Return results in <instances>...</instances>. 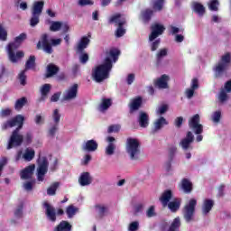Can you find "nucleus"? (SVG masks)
Returning a JSON list of instances; mask_svg holds the SVG:
<instances>
[{"mask_svg": "<svg viewBox=\"0 0 231 231\" xmlns=\"http://www.w3.org/2000/svg\"><path fill=\"white\" fill-rule=\"evenodd\" d=\"M62 42V40L60 39H49V36L47 33H43L41 36L40 41L36 44L37 50H43L45 53H48L49 55H51L53 53V48L52 46H59Z\"/></svg>", "mask_w": 231, "mask_h": 231, "instance_id": "nucleus-4", "label": "nucleus"}, {"mask_svg": "<svg viewBox=\"0 0 231 231\" xmlns=\"http://www.w3.org/2000/svg\"><path fill=\"white\" fill-rule=\"evenodd\" d=\"M79 60L81 64H86V62L89 60V55H88V53L81 54L79 57Z\"/></svg>", "mask_w": 231, "mask_h": 231, "instance_id": "nucleus-60", "label": "nucleus"}, {"mask_svg": "<svg viewBox=\"0 0 231 231\" xmlns=\"http://www.w3.org/2000/svg\"><path fill=\"white\" fill-rule=\"evenodd\" d=\"M193 9L196 14H199V15H205V6L201 3L195 2L193 4Z\"/></svg>", "mask_w": 231, "mask_h": 231, "instance_id": "nucleus-38", "label": "nucleus"}, {"mask_svg": "<svg viewBox=\"0 0 231 231\" xmlns=\"http://www.w3.org/2000/svg\"><path fill=\"white\" fill-rule=\"evenodd\" d=\"M201 122V119L199 117V114L194 115L189 120V127L191 129L195 134L197 135V142H202L203 141V135L201 134L203 133V125L199 124Z\"/></svg>", "mask_w": 231, "mask_h": 231, "instance_id": "nucleus-7", "label": "nucleus"}, {"mask_svg": "<svg viewBox=\"0 0 231 231\" xmlns=\"http://www.w3.org/2000/svg\"><path fill=\"white\" fill-rule=\"evenodd\" d=\"M25 162H32L35 158V150L27 148L23 155Z\"/></svg>", "mask_w": 231, "mask_h": 231, "instance_id": "nucleus-33", "label": "nucleus"}, {"mask_svg": "<svg viewBox=\"0 0 231 231\" xmlns=\"http://www.w3.org/2000/svg\"><path fill=\"white\" fill-rule=\"evenodd\" d=\"M77 208H75V206L73 205H69L67 209H66V212H67V215L69 217H72L75 216V214H77Z\"/></svg>", "mask_w": 231, "mask_h": 231, "instance_id": "nucleus-48", "label": "nucleus"}, {"mask_svg": "<svg viewBox=\"0 0 231 231\" xmlns=\"http://www.w3.org/2000/svg\"><path fill=\"white\" fill-rule=\"evenodd\" d=\"M26 104H28V98L23 97L15 101L14 109L16 111H21L22 108L26 106Z\"/></svg>", "mask_w": 231, "mask_h": 231, "instance_id": "nucleus-34", "label": "nucleus"}, {"mask_svg": "<svg viewBox=\"0 0 231 231\" xmlns=\"http://www.w3.org/2000/svg\"><path fill=\"white\" fill-rule=\"evenodd\" d=\"M51 91V85L50 84H44L41 88V93H42V98H46L48 97V94Z\"/></svg>", "mask_w": 231, "mask_h": 231, "instance_id": "nucleus-44", "label": "nucleus"}, {"mask_svg": "<svg viewBox=\"0 0 231 231\" xmlns=\"http://www.w3.org/2000/svg\"><path fill=\"white\" fill-rule=\"evenodd\" d=\"M126 152L129 154L130 160H140V141L136 138L129 137L126 140Z\"/></svg>", "mask_w": 231, "mask_h": 231, "instance_id": "nucleus-5", "label": "nucleus"}, {"mask_svg": "<svg viewBox=\"0 0 231 231\" xmlns=\"http://www.w3.org/2000/svg\"><path fill=\"white\" fill-rule=\"evenodd\" d=\"M54 231H71V224L69 222L62 220Z\"/></svg>", "mask_w": 231, "mask_h": 231, "instance_id": "nucleus-31", "label": "nucleus"}, {"mask_svg": "<svg viewBox=\"0 0 231 231\" xmlns=\"http://www.w3.org/2000/svg\"><path fill=\"white\" fill-rule=\"evenodd\" d=\"M176 151H178V148H176V146H172L169 149L171 162H172V160L174 159V154H176Z\"/></svg>", "mask_w": 231, "mask_h": 231, "instance_id": "nucleus-59", "label": "nucleus"}, {"mask_svg": "<svg viewBox=\"0 0 231 231\" xmlns=\"http://www.w3.org/2000/svg\"><path fill=\"white\" fill-rule=\"evenodd\" d=\"M214 208V200L207 199L204 200L202 205V214L203 216H207V214L210 213V210Z\"/></svg>", "mask_w": 231, "mask_h": 231, "instance_id": "nucleus-24", "label": "nucleus"}, {"mask_svg": "<svg viewBox=\"0 0 231 231\" xmlns=\"http://www.w3.org/2000/svg\"><path fill=\"white\" fill-rule=\"evenodd\" d=\"M113 101L111 98H103L99 105V111H107L111 107Z\"/></svg>", "mask_w": 231, "mask_h": 231, "instance_id": "nucleus-36", "label": "nucleus"}, {"mask_svg": "<svg viewBox=\"0 0 231 231\" xmlns=\"http://www.w3.org/2000/svg\"><path fill=\"white\" fill-rule=\"evenodd\" d=\"M118 57H120V50L116 48L110 49L109 51L106 52V57L103 64L97 66L92 70L93 79L100 83L109 79V73H111V69H113V62H116Z\"/></svg>", "mask_w": 231, "mask_h": 231, "instance_id": "nucleus-1", "label": "nucleus"}, {"mask_svg": "<svg viewBox=\"0 0 231 231\" xmlns=\"http://www.w3.org/2000/svg\"><path fill=\"white\" fill-rule=\"evenodd\" d=\"M162 57H167V49H162L157 53V60H162Z\"/></svg>", "mask_w": 231, "mask_h": 231, "instance_id": "nucleus-56", "label": "nucleus"}, {"mask_svg": "<svg viewBox=\"0 0 231 231\" xmlns=\"http://www.w3.org/2000/svg\"><path fill=\"white\" fill-rule=\"evenodd\" d=\"M138 123L140 127H149V115L145 112L139 113Z\"/></svg>", "mask_w": 231, "mask_h": 231, "instance_id": "nucleus-23", "label": "nucleus"}, {"mask_svg": "<svg viewBox=\"0 0 231 231\" xmlns=\"http://www.w3.org/2000/svg\"><path fill=\"white\" fill-rule=\"evenodd\" d=\"M196 205H198V200H196L195 199H189V203L184 206L182 209V215L186 223H190V221L194 220Z\"/></svg>", "mask_w": 231, "mask_h": 231, "instance_id": "nucleus-9", "label": "nucleus"}, {"mask_svg": "<svg viewBox=\"0 0 231 231\" xmlns=\"http://www.w3.org/2000/svg\"><path fill=\"white\" fill-rule=\"evenodd\" d=\"M23 189H25V190H33V181H27L23 184Z\"/></svg>", "mask_w": 231, "mask_h": 231, "instance_id": "nucleus-61", "label": "nucleus"}, {"mask_svg": "<svg viewBox=\"0 0 231 231\" xmlns=\"http://www.w3.org/2000/svg\"><path fill=\"white\" fill-rule=\"evenodd\" d=\"M92 181L93 178H91V175L88 171L82 172L79 179V183L81 187H88V185H91Z\"/></svg>", "mask_w": 231, "mask_h": 231, "instance_id": "nucleus-18", "label": "nucleus"}, {"mask_svg": "<svg viewBox=\"0 0 231 231\" xmlns=\"http://www.w3.org/2000/svg\"><path fill=\"white\" fill-rule=\"evenodd\" d=\"M147 217H154L156 216V211L154 210V206H151L146 211Z\"/></svg>", "mask_w": 231, "mask_h": 231, "instance_id": "nucleus-55", "label": "nucleus"}, {"mask_svg": "<svg viewBox=\"0 0 231 231\" xmlns=\"http://www.w3.org/2000/svg\"><path fill=\"white\" fill-rule=\"evenodd\" d=\"M26 39H28L26 32H22L19 36L14 38V42H10L7 45V55L11 62L15 63L17 60L24 57V52L23 51H19L15 54V50H17V48L26 41Z\"/></svg>", "mask_w": 231, "mask_h": 231, "instance_id": "nucleus-3", "label": "nucleus"}, {"mask_svg": "<svg viewBox=\"0 0 231 231\" xmlns=\"http://www.w3.org/2000/svg\"><path fill=\"white\" fill-rule=\"evenodd\" d=\"M138 226H139L138 222L134 221L129 225L128 229H129V231H136V230H138Z\"/></svg>", "mask_w": 231, "mask_h": 231, "instance_id": "nucleus-64", "label": "nucleus"}, {"mask_svg": "<svg viewBox=\"0 0 231 231\" xmlns=\"http://www.w3.org/2000/svg\"><path fill=\"white\" fill-rule=\"evenodd\" d=\"M163 5H165V0H155L152 5L154 12H162L163 10Z\"/></svg>", "mask_w": 231, "mask_h": 231, "instance_id": "nucleus-41", "label": "nucleus"}, {"mask_svg": "<svg viewBox=\"0 0 231 231\" xmlns=\"http://www.w3.org/2000/svg\"><path fill=\"white\" fill-rule=\"evenodd\" d=\"M60 184L59 182L52 183L48 189H47V194L48 196H55L57 194V189H59V186Z\"/></svg>", "mask_w": 231, "mask_h": 231, "instance_id": "nucleus-40", "label": "nucleus"}, {"mask_svg": "<svg viewBox=\"0 0 231 231\" xmlns=\"http://www.w3.org/2000/svg\"><path fill=\"white\" fill-rule=\"evenodd\" d=\"M23 204H20L14 211V217H17L18 219H21V217H23Z\"/></svg>", "mask_w": 231, "mask_h": 231, "instance_id": "nucleus-52", "label": "nucleus"}, {"mask_svg": "<svg viewBox=\"0 0 231 231\" xmlns=\"http://www.w3.org/2000/svg\"><path fill=\"white\" fill-rule=\"evenodd\" d=\"M169 125V122H167V119H165V117H163V116H161L154 123V129H155V131H160V129H162V127H163L164 125Z\"/></svg>", "mask_w": 231, "mask_h": 231, "instance_id": "nucleus-37", "label": "nucleus"}, {"mask_svg": "<svg viewBox=\"0 0 231 231\" xmlns=\"http://www.w3.org/2000/svg\"><path fill=\"white\" fill-rule=\"evenodd\" d=\"M52 119L54 125L48 130V136L55 138V134L59 131V124L60 122V113H59V109H55L53 111Z\"/></svg>", "mask_w": 231, "mask_h": 231, "instance_id": "nucleus-11", "label": "nucleus"}, {"mask_svg": "<svg viewBox=\"0 0 231 231\" xmlns=\"http://www.w3.org/2000/svg\"><path fill=\"white\" fill-rule=\"evenodd\" d=\"M95 208H97V216L100 218L105 217V216L107 214V212H109V209L107 208V207H106L104 205L97 204L95 206Z\"/></svg>", "mask_w": 231, "mask_h": 231, "instance_id": "nucleus-35", "label": "nucleus"}, {"mask_svg": "<svg viewBox=\"0 0 231 231\" xmlns=\"http://www.w3.org/2000/svg\"><path fill=\"white\" fill-rule=\"evenodd\" d=\"M50 162H48V158L42 157L38 160V169H37V180L38 181H44V176L48 172V167Z\"/></svg>", "mask_w": 231, "mask_h": 231, "instance_id": "nucleus-10", "label": "nucleus"}, {"mask_svg": "<svg viewBox=\"0 0 231 231\" xmlns=\"http://www.w3.org/2000/svg\"><path fill=\"white\" fill-rule=\"evenodd\" d=\"M180 187L185 194H190L194 189L192 182L187 178L181 180Z\"/></svg>", "mask_w": 231, "mask_h": 231, "instance_id": "nucleus-19", "label": "nucleus"}, {"mask_svg": "<svg viewBox=\"0 0 231 231\" xmlns=\"http://www.w3.org/2000/svg\"><path fill=\"white\" fill-rule=\"evenodd\" d=\"M59 71H60V69L57 65H55L53 63H50L47 66L46 78L50 79V78L53 77L54 75H57V73Z\"/></svg>", "mask_w": 231, "mask_h": 231, "instance_id": "nucleus-27", "label": "nucleus"}, {"mask_svg": "<svg viewBox=\"0 0 231 231\" xmlns=\"http://www.w3.org/2000/svg\"><path fill=\"white\" fill-rule=\"evenodd\" d=\"M26 71L27 70L24 69L22 70L18 76V79L22 86H26Z\"/></svg>", "mask_w": 231, "mask_h": 231, "instance_id": "nucleus-49", "label": "nucleus"}, {"mask_svg": "<svg viewBox=\"0 0 231 231\" xmlns=\"http://www.w3.org/2000/svg\"><path fill=\"white\" fill-rule=\"evenodd\" d=\"M169 80H170L169 76H167L166 74H163L154 81V86L155 88H159V89H168Z\"/></svg>", "mask_w": 231, "mask_h": 231, "instance_id": "nucleus-16", "label": "nucleus"}, {"mask_svg": "<svg viewBox=\"0 0 231 231\" xmlns=\"http://www.w3.org/2000/svg\"><path fill=\"white\" fill-rule=\"evenodd\" d=\"M15 125L18 126L13 131L10 136L7 145L8 150L14 149V147H20V145H23V142H24V136L19 134L21 129H23V125H24V116L17 115L12 119L4 122L1 125L2 131H6V129L15 127Z\"/></svg>", "mask_w": 231, "mask_h": 231, "instance_id": "nucleus-2", "label": "nucleus"}, {"mask_svg": "<svg viewBox=\"0 0 231 231\" xmlns=\"http://www.w3.org/2000/svg\"><path fill=\"white\" fill-rule=\"evenodd\" d=\"M159 199L162 204V207H167V205H169V202H171V199H172V190H164Z\"/></svg>", "mask_w": 231, "mask_h": 231, "instance_id": "nucleus-21", "label": "nucleus"}, {"mask_svg": "<svg viewBox=\"0 0 231 231\" xmlns=\"http://www.w3.org/2000/svg\"><path fill=\"white\" fill-rule=\"evenodd\" d=\"M194 142V134H192V132H188L186 138L182 139L180 142V145L184 151H187L189 147H190V143Z\"/></svg>", "mask_w": 231, "mask_h": 231, "instance_id": "nucleus-22", "label": "nucleus"}, {"mask_svg": "<svg viewBox=\"0 0 231 231\" xmlns=\"http://www.w3.org/2000/svg\"><path fill=\"white\" fill-rule=\"evenodd\" d=\"M82 149L88 152H95L98 149V143L93 139L88 140L82 145Z\"/></svg>", "mask_w": 231, "mask_h": 231, "instance_id": "nucleus-20", "label": "nucleus"}, {"mask_svg": "<svg viewBox=\"0 0 231 231\" xmlns=\"http://www.w3.org/2000/svg\"><path fill=\"white\" fill-rule=\"evenodd\" d=\"M127 21L125 18H122V14L119 13L112 15L108 20V24H115L117 26L116 31V37L117 38L124 37V35H125V29H124V25H125Z\"/></svg>", "mask_w": 231, "mask_h": 231, "instance_id": "nucleus-6", "label": "nucleus"}, {"mask_svg": "<svg viewBox=\"0 0 231 231\" xmlns=\"http://www.w3.org/2000/svg\"><path fill=\"white\" fill-rule=\"evenodd\" d=\"M181 227V218L180 217H177L173 219V221L169 226L168 229L166 231H180V228Z\"/></svg>", "mask_w": 231, "mask_h": 231, "instance_id": "nucleus-28", "label": "nucleus"}, {"mask_svg": "<svg viewBox=\"0 0 231 231\" xmlns=\"http://www.w3.org/2000/svg\"><path fill=\"white\" fill-rule=\"evenodd\" d=\"M152 14H154V12L152 9H145L143 10L141 12V17L143 20V23H149L151 21V19H152Z\"/></svg>", "mask_w": 231, "mask_h": 231, "instance_id": "nucleus-30", "label": "nucleus"}, {"mask_svg": "<svg viewBox=\"0 0 231 231\" xmlns=\"http://www.w3.org/2000/svg\"><path fill=\"white\" fill-rule=\"evenodd\" d=\"M62 28V22H51L50 26L51 32H59Z\"/></svg>", "mask_w": 231, "mask_h": 231, "instance_id": "nucleus-45", "label": "nucleus"}, {"mask_svg": "<svg viewBox=\"0 0 231 231\" xmlns=\"http://www.w3.org/2000/svg\"><path fill=\"white\" fill-rule=\"evenodd\" d=\"M152 32L149 35L150 42H152L155 39H158L160 35H163V32H165V26L160 23H154L151 26Z\"/></svg>", "mask_w": 231, "mask_h": 231, "instance_id": "nucleus-13", "label": "nucleus"}, {"mask_svg": "<svg viewBox=\"0 0 231 231\" xmlns=\"http://www.w3.org/2000/svg\"><path fill=\"white\" fill-rule=\"evenodd\" d=\"M32 140H33V135L30 132H28L23 137V142L24 143H26V145H30Z\"/></svg>", "mask_w": 231, "mask_h": 231, "instance_id": "nucleus-53", "label": "nucleus"}, {"mask_svg": "<svg viewBox=\"0 0 231 231\" xmlns=\"http://www.w3.org/2000/svg\"><path fill=\"white\" fill-rule=\"evenodd\" d=\"M121 129L120 125H112L108 126L107 133L111 134V133H118Z\"/></svg>", "mask_w": 231, "mask_h": 231, "instance_id": "nucleus-51", "label": "nucleus"}, {"mask_svg": "<svg viewBox=\"0 0 231 231\" xmlns=\"http://www.w3.org/2000/svg\"><path fill=\"white\" fill-rule=\"evenodd\" d=\"M33 172H35V164H31L27 167H25L22 171H21V179L22 180H32L33 176Z\"/></svg>", "mask_w": 231, "mask_h": 231, "instance_id": "nucleus-17", "label": "nucleus"}, {"mask_svg": "<svg viewBox=\"0 0 231 231\" xmlns=\"http://www.w3.org/2000/svg\"><path fill=\"white\" fill-rule=\"evenodd\" d=\"M160 39L155 40L151 44V51H156L158 48L160 47Z\"/></svg>", "mask_w": 231, "mask_h": 231, "instance_id": "nucleus-57", "label": "nucleus"}, {"mask_svg": "<svg viewBox=\"0 0 231 231\" xmlns=\"http://www.w3.org/2000/svg\"><path fill=\"white\" fill-rule=\"evenodd\" d=\"M42 10H44V1L34 2L32 14L34 15H41L42 14Z\"/></svg>", "mask_w": 231, "mask_h": 231, "instance_id": "nucleus-26", "label": "nucleus"}, {"mask_svg": "<svg viewBox=\"0 0 231 231\" xmlns=\"http://www.w3.org/2000/svg\"><path fill=\"white\" fill-rule=\"evenodd\" d=\"M199 88V81L198 80V78H194L191 81L190 88L195 90Z\"/></svg>", "mask_w": 231, "mask_h": 231, "instance_id": "nucleus-58", "label": "nucleus"}, {"mask_svg": "<svg viewBox=\"0 0 231 231\" xmlns=\"http://www.w3.org/2000/svg\"><path fill=\"white\" fill-rule=\"evenodd\" d=\"M115 149H116V145H115V143H108V145L106 148V154L107 156H113V154H115Z\"/></svg>", "mask_w": 231, "mask_h": 231, "instance_id": "nucleus-46", "label": "nucleus"}, {"mask_svg": "<svg viewBox=\"0 0 231 231\" xmlns=\"http://www.w3.org/2000/svg\"><path fill=\"white\" fill-rule=\"evenodd\" d=\"M89 42H91V40H89L88 36H83L78 44V51L82 53V51H84V50L88 48V46L89 45Z\"/></svg>", "mask_w": 231, "mask_h": 231, "instance_id": "nucleus-29", "label": "nucleus"}, {"mask_svg": "<svg viewBox=\"0 0 231 231\" xmlns=\"http://www.w3.org/2000/svg\"><path fill=\"white\" fill-rule=\"evenodd\" d=\"M8 116H12V109L2 108L0 110V118H8Z\"/></svg>", "mask_w": 231, "mask_h": 231, "instance_id": "nucleus-47", "label": "nucleus"}, {"mask_svg": "<svg viewBox=\"0 0 231 231\" xmlns=\"http://www.w3.org/2000/svg\"><path fill=\"white\" fill-rule=\"evenodd\" d=\"M171 212H178L181 207V199H174L172 201L168 202L167 206Z\"/></svg>", "mask_w": 231, "mask_h": 231, "instance_id": "nucleus-25", "label": "nucleus"}, {"mask_svg": "<svg viewBox=\"0 0 231 231\" xmlns=\"http://www.w3.org/2000/svg\"><path fill=\"white\" fill-rule=\"evenodd\" d=\"M142 104H143V98L141 96L133 98L128 105L130 113L133 114L134 111H138L142 107Z\"/></svg>", "mask_w": 231, "mask_h": 231, "instance_id": "nucleus-15", "label": "nucleus"}, {"mask_svg": "<svg viewBox=\"0 0 231 231\" xmlns=\"http://www.w3.org/2000/svg\"><path fill=\"white\" fill-rule=\"evenodd\" d=\"M174 125L176 127H178V129H180V127H181V125H183V118L181 116L177 117L175 119Z\"/></svg>", "mask_w": 231, "mask_h": 231, "instance_id": "nucleus-63", "label": "nucleus"}, {"mask_svg": "<svg viewBox=\"0 0 231 231\" xmlns=\"http://www.w3.org/2000/svg\"><path fill=\"white\" fill-rule=\"evenodd\" d=\"M39 23H41V15L32 14V17L30 19V25L32 28H35Z\"/></svg>", "mask_w": 231, "mask_h": 231, "instance_id": "nucleus-43", "label": "nucleus"}, {"mask_svg": "<svg viewBox=\"0 0 231 231\" xmlns=\"http://www.w3.org/2000/svg\"><path fill=\"white\" fill-rule=\"evenodd\" d=\"M35 66H37L35 63V56L31 55L25 62V69L23 70L28 71V69H35Z\"/></svg>", "mask_w": 231, "mask_h": 231, "instance_id": "nucleus-32", "label": "nucleus"}, {"mask_svg": "<svg viewBox=\"0 0 231 231\" xmlns=\"http://www.w3.org/2000/svg\"><path fill=\"white\" fill-rule=\"evenodd\" d=\"M79 95V85L74 84L63 94V100H73Z\"/></svg>", "mask_w": 231, "mask_h": 231, "instance_id": "nucleus-14", "label": "nucleus"}, {"mask_svg": "<svg viewBox=\"0 0 231 231\" xmlns=\"http://www.w3.org/2000/svg\"><path fill=\"white\" fill-rule=\"evenodd\" d=\"M0 41H2V42L8 41V31L1 23H0Z\"/></svg>", "mask_w": 231, "mask_h": 231, "instance_id": "nucleus-42", "label": "nucleus"}, {"mask_svg": "<svg viewBox=\"0 0 231 231\" xmlns=\"http://www.w3.org/2000/svg\"><path fill=\"white\" fill-rule=\"evenodd\" d=\"M231 62V54L230 52H226L225 55L221 57V61L215 67V78L219 79L223 76V73L228 69V66H230Z\"/></svg>", "mask_w": 231, "mask_h": 231, "instance_id": "nucleus-8", "label": "nucleus"}, {"mask_svg": "<svg viewBox=\"0 0 231 231\" xmlns=\"http://www.w3.org/2000/svg\"><path fill=\"white\" fill-rule=\"evenodd\" d=\"M167 111H169V106L168 105H162L161 106H159L157 113L159 115H165V113H167Z\"/></svg>", "mask_w": 231, "mask_h": 231, "instance_id": "nucleus-54", "label": "nucleus"}, {"mask_svg": "<svg viewBox=\"0 0 231 231\" xmlns=\"http://www.w3.org/2000/svg\"><path fill=\"white\" fill-rule=\"evenodd\" d=\"M221 120V111H216L213 114V122H219Z\"/></svg>", "mask_w": 231, "mask_h": 231, "instance_id": "nucleus-62", "label": "nucleus"}, {"mask_svg": "<svg viewBox=\"0 0 231 231\" xmlns=\"http://www.w3.org/2000/svg\"><path fill=\"white\" fill-rule=\"evenodd\" d=\"M42 207L45 209V215L49 221L55 223V221H57V211L55 210V208L48 201H43Z\"/></svg>", "mask_w": 231, "mask_h": 231, "instance_id": "nucleus-12", "label": "nucleus"}, {"mask_svg": "<svg viewBox=\"0 0 231 231\" xmlns=\"http://www.w3.org/2000/svg\"><path fill=\"white\" fill-rule=\"evenodd\" d=\"M218 100L221 104H223V102H226V100H228V94L222 89L218 95Z\"/></svg>", "mask_w": 231, "mask_h": 231, "instance_id": "nucleus-50", "label": "nucleus"}, {"mask_svg": "<svg viewBox=\"0 0 231 231\" xmlns=\"http://www.w3.org/2000/svg\"><path fill=\"white\" fill-rule=\"evenodd\" d=\"M208 6L211 12H218L219 11V0H210L208 3Z\"/></svg>", "mask_w": 231, "mask_h": 231, "instance_id": "nucleus-39", "label": "nucleus"}]
</instances>
